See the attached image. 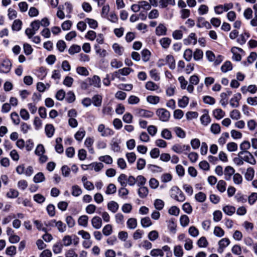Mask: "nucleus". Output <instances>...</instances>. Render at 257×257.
Returning a JSON list of instances; mask_svg holds the SVG:
<instances>
[{
    "mask_svg": "<svg viewBox=\"0 0 257 257\" xmlns=\"http://www.w3.org/2000/svg\"><path fill=\"white\" fill-rule=\"evenodd\" d=\"M200 121L202 124L206 126L211 122V118L208 114L205 113L201 116Z\"/></svg>",
    "mask_w": 257,
    "mask_h": 257,
    "instance_id": "obj_35",
    "label": "nucleus"
},
{
    "mask_svg": "<svg viewBox=\"0 0 257 257\" xmlns=\"http://www.w3.org/2000/svg\"><path fill=\"white\" fill-rule=\"evenodd\" d=\"M246 155L244 156L243 159L244 161L251 164L254 165L256 163L255 159H254L253 155L249 152H246L245 153Z\"/></svg>",
    "mask_w": 257,
    "mask_h": 257,
    "instance_id": "obj_18",
    "label": "nucleus"
},
{
    "mask_svg": "<svg viewBox=\"0 0 257 257\" xmlns=\"http://www.w3.org/2000/svg\"><path fill=\"white\" fill-rule=\"evenodd\" d=\"M213 115L215 118L220 119L225 115V112L220 108H217L213 110Z\"/></svg>",
    "mask_w": 257,
    "mask_h": 257,
    "instance_id": "obj_28",
    "label": "nucleus"
},
{
    "mask_svg": "<svg viewBox=\"0 0 257 257\" xmlns=\"http://www.w3.org/2000/svg\"><path fill=\"white\" fill-rule=\"evenodd\" d=\"M164 252L163 250L159 248L153 249L150 251V255L153 257L164 256Z\"/></svg>",
    "mask_w": 257,
    "mask_h": 257,
    "instance_id": "obj_44",
    "label": "nucleus"
},
{
    "mask_svg": "<svg viewBox=\"0 0 257 257\" xmlns=\"http://www.w3.org/2000/svg\"><path fill=\"white\" fill-rule=\"evenodd\" d=\"M203 56V51L200 49H196L193 53V58L195 61H199L202 59Z\"/></svg>",
    "mask_w": 257,
    "mask_h": 257,
    "instance_id": "obj_47",
    "label": "nucleus"
},
{
    "mask_svg": "<svg viewBox=\"0 0 257 257\" xmlns=\"http://www.w3.org/2000/svg\"><path fill=\"white\" fill-rule=\"evenodd\" d=\"M197 27L201 28L205 27L206 29H210L211 28V25L210 24L206 21L204 18L202 17H199L198 19L197 23Z\"/></svg>",
    "mask_w": 257,
    "mask_h": 257,
    "instance_id": "obj_14",
    "label": "nucleus"
},
{
    "mask_svg": "<svg viewBox=\"0 0 257 257\" xmlns=\"http://www.w3.org/2000/svg\"><path fill=\"white\" fill-rule=\"evenodd\" d=\"M241 98V95L239 93L234 94L230 100V104L232 107H237L239 106V101Z\"/></svg>",
    "mask_w": 257,
    "mask_h": 257,
    "instance_id": "obj_11",
    "label": "nucleus"
},
{
    "mask_svg": "<svg viewBox=\"0 0 257 257\" xmlns=\"http://www.w3.org/2000/svg\"><path fill=\"white\" fill-rule=\"evenodd\" d=\"M167 29L164 24L160 23L157 26L155 33L157 36H165L167 34Z\"/></svg>",
    "mask_w": 257,
    "mask_h": 257,
    "instance_id": "obj_9",
    "label": "nucleus"
},
{
    "mask_svg": "<svg viewBox=\"0 0 257 257\" xmlns=\"http://www.w3.org/2000/svg\"><path fill=\"white\" fill-rule=\"evenodd\" d=\"M19 192L14 189H10L7 193V196L10 198H15L19 196Z\"/></svg>",
    "mask_w": 257,
    "mask_h": 257,
    "instance_id": "obj_63",
    "label": "nucleus"
},
{
    "mask_svg": "<svg viewBox=\"0 0 257 257\" xmlns=\"http://www.w3.org/2000/svg\"><path fill=\"white\" fill-rule=\"evenodd\" d=\"M126 224L128 228L134 229L137 226V219L134 218H129L127 221Z\"/></svg>",
    "mask_w": 257,
    "mask_h": 257,
    "instance_id": "obj_36",
    "label": "nucleus"
},
{
    "mask_svg": "<svg viewBox=\"0 0 257 257\" xmlns=\"http://www.w3.org/2000/svg\"><path fill=\"white\" fill-rule=\"evenodd\" d=\"M44 180L45 177L43 173L42 172L37 173L33 178L34 181L36 183L42 182Z\"/></svg>",
    "mask_w": 257,
    "mask_h": 257,
    "instance_id": "obj_59",
    "label": "nucleus"
},
{
    "mask_svg": "<svg viewBox=\"0 0 257 257\" xmlns=\"http://www.w3.org/2000/svg\"><path fill=\"white\" fill-rule=\"evenodd\" d=\"M88 217L87 215H82L78 218V223L79 225L86 227L88 225Z\"/></svg>",
    "mask_w": 257,
    "mask_h": 257,
    "instance_id": "obj_30",
    "label": "nucleus"
},
{
    "mask_svg": "<svg viewBox=\"0 0 257 257\" xmlns=\"http://www.w3.org/2000/svg\"><path fill=\"white\" fill-rule=\"evenodd\" d=\"M97 131L103 137L111 136L114 134V131L106 127L103 124H100L98 126Z\"/></svg>",
    "mask_w": 257,
    "mask_h": 257,
    "instance_id": "obj_2",
    "label": "nucleus"
},
{
    "mask_svg": "<svg viewBox=\"0 0 257 257\" xmlns=\"http://www.w3.org/2000/svg\"><path fill=\"white\" fill-rule=\"evenodd\" d=\"M52 222L55 223V225L52 224L55 227H57L58 230L60 232H64L66 230L67 226L66 224L61 220L57 221L56 220H52Z\"/></svg>",
    "mask_w": 257,
    "mask_h": 257,
    "instance_id": "obj_13",
    "label": "nucleus"
},
{
    "mask_svg": "<svg viewBox=\"0 0 257 257\" xmlns=\"http://www.w3.org/2000/svg\"><path fill=\"white\" fill-rule=\"evenodd\" d=\"M148 239L152 241H154L159 237V233L157 230H152L148 234Z\"/></svg>",
    "mask_w": 257,
    "mask_h": 257,
    "instance_id": "obj_42",
    "label": "nucleus"
},
{
    "mask_svg": "<svg viewBox=\"0 0 257 257\" xmlns=\"http://www.w3.org/2000/svg\"><path fill=\"white\" fill-rule=\"evenodd\" d=\"M85 135V131L83 128H80L75 134V138L78 141H81Z\"/></svg>",
    "mask_w": 257,
    "mask_h": 257,
    "instance_id": "obj_50",
    "label": "nucleus"
},
{
    "mask_svg": "<svg viewBox=\"0 0 257 257\" xmlns=\"http://www.w3.org/2000/svg\"><path fill=\"white\" fill-rule=\"evenodd\" d=\"M229 137V135L228 133L225 132L222 133L220 137L218 139V144L221 146H223L226 143V141Z\"/></svg>",
    "mask_w": 257,
    "mask_h": 257,
    "instance_id": "obj_31",
    "label": "nucleus"
},
{
    "mask_svg": "<svg viewBox=\"0 0 257 257\" xmlns=\"http://www.w3.org/2000/svg\"><path fill=\"white\" fill-rule=\"evenodd\" d=\"M254 175V171L251 167L247 168L246 172L245 174V178L248 181H251L253 178Z\"/></svg>",
    "mask_w": 257,
    "mask_h": 257,
    "instance_id": "obj_29",
    "label": "nucleus"
},
{
    "mask_svg": "<svg viewBox=\"0 0 257 257\" xmlns=\"http://www.w3.org/2000/svg\"><path fill=\"white\" fill-rule=\"evenodd\" d=\"M112 47L115 53H116L117 55L121 56L122 54L124 51V48L123 47L120 46L117 43H114L112 45Z\"/></svg>",
    "mask_w": 257,
    "mask_h": 257,
    "instance_id": "obj_27",
    "label": "nucleus"
},
{
    "mask_svg": "<svg viewBox=\"0 0 257 257\" xmlns=\"http://www.w3.org/2000/svg\"><path fill=\"white\" fill-rule=\"evenodd\" d=\"M237 50L241 51H242V49L240 48L234 47L231 49V52L233 54V57H232L233 59H234L237 61H239L241 60V56L240 54L237 53Z\"/></svg>",
    "mask_w": 257,
    "mask_h": 257,
    "instance_id": "obj_34",
    "label": "nucleus"
},
{
    "mask_svg": "<svg viewBox=\"0 0 257 257\" xmlns=\"http://www.w3.org/2000/svg\"><path fill=\"white\" fill-rule=\"evenodd\" d=\"M230 243V240L227 238H222L218 241V248L217 249L219 253H222L224 249L227 247Z\"/></svg>",
    "mask_w": 257,
    "mask_h": 257,
    "instance_id": "obj_8",
    "label": "nucleus"
},
{
    "mask_svg": "<svg viewBox=\"0 0 257 257\" xmlns=\"http://www.w3.org/2000/svg\"><path fill=\"white\" fill-rule=\"evenodd\" d=\"M81 51V47L80 46L76 44L72 45L68 50L69 54L72 55L75 53H79Z\"/></svg>",
    "mask_w": 257,
    "mask_h": 257,
    "instance_id": "obj_38",
    "label": "nucleus"
},
{
    "mask_svg": "<svg viewBox=\"0 0 257 257\" xmlns=\"http://www.w3.org/2000/svg\"><path fill=\"white\" fill-rule=\"evenodd\" d=\"M118 203L114 201H111L107 204V208L113 213H115L118 209Z\"/></svg>",
    "mask_w": 257,
    "mask_h": 257,
    "instance_id": "obj_22",
    "label": "nucleus"
},
{
    "mask_svg": "<svg viewBox=\"0 0 257 257\" xmlns=\"http://www.w3.org/2000/svg\"><path fill=\"white\" fill-rule=\"evenodd\" d=\"M210 131L214 135L219 134L221 131L220 125L216 123L212 124L210 127Z\"/></svg>",
    "mask_w": 257,
    "mask_h": 257,
    "instance_id": "obj_43",
    "label": "nucleus"
},
{
    "mask_svg": "<svg viewBox=\"0 0 257 257\" xmlns=\"http://www.w3.org/2000/svg\"><path fill=\"white\" fill-rule=\"evenodd\" d=\"M94 48L96 53L97 54H99L100 57L104 58L107 55L106 51L104 49H101L99 46L95 45L94 46Z\"/></svg>",
    "mask_w": 257,
    "mask_h": 257,
    "instance_id": "obj_37",
    "label": "nucleus"
},
{
    "mask_svg": "<svg viewBox=\"0 0 257 257\" xmlns=\"http://www.w3.org/2000/svg\"><path fill=\"white\" fill-rule=\"evenodd\" d=\"M82 193L81 189L78 185L72 187V195L74 196H78Z\"/></svg>",
    "mask_w": 257,
    "mask_h": 257,
    "instance_id": "obj_61",
    "label": "nucleus"
},
{
    "mask_svg": "<svg viewBox=\"0 0 257 257\" xmlns=\"http://www.w3.org/2000/svg\"><path fill=\"white\" fill-rule=\"evenodd\" d=\"M22 26V22L19 19H17L14 21L12 26V29L14 31H19L21 29Z\"/></svg>",
    "mask_w": 257,
    "mask_h": 257,
    "instance_id": "obj_33",
    "label": "nucleus"
},
{
    "mask_svg": "<svg viewBox=\"0 0 257 257\" xmlns=\"http://www.w3.org/2000/svg\"><path fill=\"white\" fill-rule=\"evenodd\" d=\"M249 35L247 32H244L239 35L237 39V42L240 45L245 44L247 39L249 38Z\"/></svg>",
    "mask_w": 257,
    "mask_h": 257,
    "instance_id": "obj_24",
    "label": "nucleus"
},
{
    "mask_svg": "<svg viewBox=\"0 0 257 257\" xmlns=\"http://www.w3.org/2000/svg\"><path fill=\"white\" fill-rule=\"evenodd\" d=\"M189 103V98L187 96H183L182 99L178 101V105L180 107H185Z\"/></svg>",
    "mask_w": 257,
    "mask_h": 257,
    "instance_id": "obj_58",
    "label": "nucleus"
},
{
    "mask_svg": "<svg viewBox=\"0 0 257 257\" xmlns=\"http://www.w3.org/2000/svg\"><path fill=\"white\" fill-rule=\"evenodd\" d=\"M159 42L163 48L167 49L169 47L171 44V40L169 38L164 37L160 40Z\"/></svg>",
    "mask_w": 257,
    "mask_h": 257,
    "instance_id": "obj_23",
    "label": "nucleus"
},
{
    "mask_svg": "<svg viewBox=\"0 0 257 257\" xmlns=\"http://www.w3.org/2000/svg\"><path fill=\"white\" fill-rule=\"evenodd\" d=\"M172 149L175 152L181 154L185 151H189L190 148L188 145L176 144L172 147Z\"/></svg>",
    "mask_w": 257,
    "mask_h": 257,
    "instance_id": "obj_7",
    "label": "nucleus"
},
{
    "mask_svg": "<svg viewBox=\"0 0 257 257\" xmlns=\"http://www.w3.org/2000/svg\"><path fill=\"white\" fill-rule=\"evenodd\" d=\"M135 114L139 117L150 118L153 116L154 112L144 109H137L135 110Z\"/></svg>",
    "mask_w": 257,
    "mask_h": 257,
    "instance_id": "obj_4",
    "label": "nucleus"
},
{
    "mask_svg": "<svg viewBox=\"0 0 257 257\" xmlns=\"http://www.w3.org/2000/svg\"><path fill=\"white\" fill-rule=\"evenodd\" d=\"M133 70L128 67H124L122 69H119L118 71L114 73V75L117 78H120V75L126 76L128 75Z\"/></svg>",
    "mask_w": 257,
    "mask_h": 257,
    "instance_id": "obj_10",
    "label": "nucleus"
},
{
    "mask_svg": "<svg viewBox=\"0 0 257 257\" xmlns=\"http://www.w3.org/2000/svg\"><path fill=\"white\" fill-rule=\"evenodd\" d=\"M116 192V186L112 183L109 184L106 188L105 193L107 195L114 194Z\"/></svg>",
    "mask_w": 257,
    "mask_h": 257,
    "instance_id": "obj_41",
    "label": "nucleus"
},
{
    "mask_svg": "<svg viewBox=\"0 0 257 257\" xmlns=\"http://www.w3.org/2000/svg\"><path fill=\"white\" fill-rule=\"evenodd\" d=\"M147 101L152 104H157L160 101V97L158 96L149 95L147 97Z\"/></svg>",
    "mask_w": 257,
    "mask_h": 257,
    "instance_id": "obj_39",
    "label": "nucleus"
},
{
    "mask_svg": "<svg viewBox=\"0 0 257 257\" xmlns=\"http://www.w3.org/2000/svg\"><path fill=\"white\" fill-rule=\"evenodd\" d=\"M174 253L176 257H182L183 255V250L181 245H176L174 248Z\"/></svg>",
    "mask_w": 257,
    "mask_h": 257,
    "instance_id": "obj_40",
    "label": "nucleus"
},
{
    "mask_svg": "<svg viewBox=\"0 0 257 257\" xmlns=\"http://www.w3.org/2000/svg\"><path fill=\"white\" fill-rule=\"evenodd\" d=\"M222 210L225 214L231 216L235 213L236 209L233 206L226 205L223 208Z\"/></svg>",
    "mask_w": 257,
    "mask_h": 257,
    "instance_id": "obj_26",
    "label": "nucleus"
},
{
    "mask_svg": "<svg viewBox=\"0 0 257 257\" xmlns=\"http://www.w3.org/2000/svg\"><path fill=\"white\" fill-rule=\"evenodd\" d=\"M156 114L159 119L162 121H168L170 117V113L169 111L165 108H159L156 111Z\"/></svg>",
    "mask_w": 257,
    "mask_h": 257,
    "instance_id": "obj_1",
    "label": "nucleus"
},
{
    "mask_svg": "<svg viewBox=\"0 0 257 257\" xmlns=\"http://www.w3.org/2000/svg\"><path fill=\"white\" fill-rule=\"evenodd\" d=\"M91 221L92 225L94 228L98 229L101 227L102 222L100 217L95 216L92 218Z\"/></svg>",
    "mask_w": 257,
    "mask_h": 257,
    "instance_id": "obj_15",
    "label": "nucleus"
},
{
    "mask_svg": "<svg viewBox=\"0 0 257 257\" xmlns=\"http://www.w3.org/2000/svg\"><path fill=\"white\" fill-rule=\"evenodd\" d=\"M172 190L175 192L177 195L174 196V199L179 202H183L185 200V196L182 191L177 187L173 186Z\"/></svg>",
    "mask_w": 257,
    "mask_h": 257,
    "instance_id": "obj_6",
    "label": "nucleus"
},
{
    "mask_svg": "<svg viewBox=\"0 0 257 257\" xmlns=\"http://www.w3.org/2000/svg\"><path fill=\"white\" fill-rule=\"evenodd\" d=\"M63 246V245L59 242L54 244L53 246V251L54 253L55 254L60 253L62 250Z\"/></svg>",
    "mask_w": 257,
    "mask_h": 257,
    "instance_id": "obj_64",
    "label": "nucleus"
},
{
    "mask_svg": "<svg viewBox=\"0 0 257 257\" xmlns=\"http://www.w3.org/2000/svg\"><path fill=\"white\" fill-rule=\"evenodd\" d=\"M136 180L139 187L144 186L147 181L146 179L142 175L137 176Z\"/></svg>",
    "mask_w": 257,
    "mask_h": 257,
    "instance_id": "obj_62",
    "label": "nucleus"
},
{
    "mask_svg": "<svg viewBox=\"0 0 257 257\" xmlns=\"http://www.w3.org/2000/svg\"><path fill=\"white\" fill-rule=\"evenodd\" d=\"M213 233L216 236L221 237L224 236L225 233L224 230L220 227L215 226L213 230Z\"/></svg>",
    "mask_w": 257,
    "mask_h": 257,
    "instance_id": "obj_55",
    "label": "nucleus"
},
{
    "mask_svg": "<svg viewBox=\"0 0 257 257\" xmlns=\"http://www.w3.org/2000/svg\"><path fill=\"white\" fill-rule=\"evenodd\" d=\"M184 43L185 45L190 44H192L193 45L196 44L197 43V38L195 37V34L194 33H191L188 39L184 40Z\"/></svg>",
    "mask_w": 257,
    "mask_h": 257,
    "instance_id": "obj_21",
    "label": "nucleus"
},
{
    "mask_svg": "<svg viewBox=\"0 0 257 257\" xmlns=\"http://www.w3.org/2000/svg\"><path fill=\"white\" fill-rule=\"evenodd\" d=\"M85 21L88 24L90 28L92 29H95L98 27L97 22L94 19L86 18Z\"/></svg>",
    "mask_w": 257,
    "mask_h": 257,
    "instance_id": "obj_53",
    "label": "nucleus"
},
{
    "mask_svg": "<svg viewBox=\"0 0 257 257\" xmlns=\"http://www.w3.org/2000/svg\"><path fill=\"white\" fill-rule=\"evenodd\" d=\"M195 198L199 202H203L206 199V196L203 192H199L195 195Z\"/></svg>",
    "mask_w": 257,
    "mask_h": 257,
    "instance_id": "obj_51",
    "label": "nucleus"
},
{
    "mask_svg": "<svg viewBox=\"0 0 257 257\" xmlns=\"http://www.w3.org/2000/svg\"><path fill=\"white\" fill-rule=\"evenodd\" d=\"M138 195L141 198H146L149 194V189L147 187L141 186L138 191Z\"/></svg>",
    "mask_w": 257,
    "mask_h": 257,
    "instance_id": "obj_19",
    "label": "nucleus"
},
{
    "mask_svg": "<svg viewBox=\"0 0 257 257\" xmlns=\"http://www.w3.org/2000/svg\"><path fill=\"white\" fill-rule=\"evenodd\" d=\"M232 69V66L231 62L229 61L225 62L221 67V71L224 73L231 70Z\"/></svg>",
    "mask_w": 257,
    "mask_h": 257,
    "instance_id": "obj_57",
    "label": "nucleus"
},
{
    "mask_svg": "<svg viewBox=\"0 0 257 257\" xmlns=\"http://www.w3.org/2000/svg\"><path fill=\"white\" fill-rule=\"evenodd\" d=\"M233 4L232 3L225 4L223 5H220L214 7V11L218 15L221 14L223 12H227L229 10L232 9Z\"/></svg>",
    "mask_w": 257,
    "mask_h": 257,
    "instance_id": "obj_3",
    "label": "nucleus"
},
{
    "mask_svg": "<svg viewBox=\"0 0 257 257\" xmlns=\"http://www.w3.org/2000/svg\"><path fill=\"white\" fill-rule=\"evenodd\" d=\"M250 147V143L248 141H244L240 145V149L241 151L239 152L238 154V156L240 157L241 155L244 154L245 153H246L247 150L249 149Z\"/></svg>",
    "mask_w": 257,
    "mask_h": 257,
    "instance_id": "obj_16",
    "label": "nucleus"
},
{
    "mask_svg": "<svg viewBox=\"0 0 257 257\" xmlns=\"http://www.w3.org/2000/svg\"><path fill=\"white\" fill-rule=\"evenodd\" d=\"M154 204L155 208L158 210H162L164 206V201L160 199H156Z\"/></svg>",
    "mask_w": 257,
    "mask_h": 257,
    "instance_id": "obj_60",
    "label": "nucleus"
},
{
    "mask_svg": "<svg viewBox=\"0 0 257 257\" xmlns=\"http://www.w3.org/2000/svg\"><path fill=\"white\" fill-rule=\"evenodd\" d=\"M112 232V227L111 224H106L102 229V233L105 236L110 235Z\"/></svg>",
    "mask_w": 257,
    "mask_h": 257,
    "instance_id": "obj_49",
    "label": "nucleus"
},
{
    "mask_svg": "<svg viewBox=\"0 0 257 257\" xmlns=\"http://www.w3.org/2000/svg\"><path fill=\"white\" fill-rule=\"evenodd\" d=\"M145 87L147 90L150 91H155L159 88V86L153 81H148L145 85Z\"/></svg>",
    "mask_w": 257,
    "mask_h": 257,
    "instance_id": "obj_32",
    "label": "nucleus"
},
{
    "mask_svg": "<svg viewBox=\"0 0 257 257\" xmlns=\"http://www.w3.org/2000/svg\"><path fill=\"white\" fill-rule=\"evenodd\" d=\"M45 131L47 137L51 138L54 134L55 128L53 124H47L45 126Z\"/></svg>",
    "mask_w": 257,
    "mask_h": 257,
    "instance_id": "obj_20",
    "label": "nucleus"
},
{
    "mask_svg": "<svg viewBox=\"0 0 257 257\" xmlns=\"http://www.w3.org/2000/svg\"><path fill=\"white\" fill-rule=\"evenodd\" d=\"M165 60L169 65L170 69H174L175 68V61L172 55H168L166 56Z\"/></svg>",
    "mask_w": 257,
    "mask_h": 257,
    "instance_id": "obj_25",
    "label": "nucleus"
},
{
    "mask_svg": "<svg viewBox=\"0 0 257 257\" xmlns=\"http://www.w3.org/2000/svg\"><path fill=\"white\" fill-rule=\"evenodd\" d=\"M128 193L129 191L128 189L123 186H122L118 191L119 196L123 199H126L127 198V195H128Z\"/></svg>",
    "mask_w": 257,
    "mask_h": 257,
    "instance_id": "obj_45",
    "label": "nucleus"
},
{
    "mask_svg": "<svg viewBox=\"0 0 257 257\" xmlns=\"http://www.w3.org/2000/svg\"><path fill=\"white\" fill-rule=\"evenodd\" d=\"M235 170L231 166H227L225 168L224 171V179L229 181L230 180L232 175H234Z\"/></svg>",
    "mask_w": 257,
    "mask_h": 257,
    "instance_id": "obj_12",
    "label": "nucleus"
},
{
    "mask_svg": "<svg viewBox=\"0 0 257 257\" xmlns=\"http://www.w3.org/2000/svg\"><path fill=\"white\" fill-rule=\"evenodd\" d=\"M141 223L142 226L144 228L148 227L152 224L151 220L149 217H145L142 218Z\"/></svg>",
    "mask_w": 257,
    "mask_h": 257,
    "instance_id": "obj_46",
    "label": "nucleus"
},
{
    "mask_svg": "<svg viewBox=\"0 0 257 257\" xmlns=\"http://www.w3.org/2000/svg\"><path fill=\"white\" fill-rule=\"evenodd\" d=\"M108 21L113 23H116L118 22V19L117 15L113 12H111L107 17L105 18Z\"/></svg>",
    "mask_w": 257,
    "mask_h": 257,
    "instance_id": "obj_54",
    "label": "nucleus"
},
{
    "mask_svg": "<svg viewBox=\"0 0 257 257\" xmlns=\"http://www.w3.org/2000/svg\"><path fill=\"white\" fill-rule=\"evenodd\" d=\"M11 69V63L10 61L4 60L2 64L1 71L3 73H8Z\"/></svg>",
    "mask_w": 257,
    "mask_h": 257,
    "instance_id": "obj_17",
    "label": "nucleus"
},
{
    "mask_svg": "<svg viewBox=\"0 0 257 257\" xmlns=\"http://www.w3.org/2000/svg\"><path fill=\"white\" fill-rule=\"evenodd\" d=\"M92 101L95 106H100L102 102V97L99 95H95L92 97Z\"/></svg>",
    "mask_w": 257,
    "mask_h": 257,
    "instance_id": "obj_48",
    "label": "nucleus"
},
{
    "mask_svg": "<svg viewBox=\"0 0 257 257\" xmlns=\"http://www.w3.org/2000/svg\"><path fill=\"white\" fill-rule=\"evenodd\" d=\"M197 244L199 247H206L208 242L205 237L202 236L198 239Z\"/></svg>",
    "mask_w": 257,
    "mask_h": 257,
    "instance_id": "obj_52",
    "label": "nucleus"
},
{
    "mask_svg": "<svg viewBox=\"0 0 257 257\" xmlns=\"http://www.w3.org/2000/svg\"><path fill=\"white\" fill-rule=\"evenodd\" d=\"M76 72L78 74L84 76H87L89 75L88 71L84 67L79 66L77 67Z\"/></svg>",
    "mask_w": 257,
    "mask_h": 257,
    "instance_id": "obj_56",
    "label": "nucleus"
},
{
    "mask_svg": "<svg viewBox=\"0 0 257 257\" xmlns=\"http://www.w3.org/2000/svg\"><path fill=\"white\" fill-rule=\"evenodd\" d=\"M91 86H93L96 88L101 87V79L97 75H94L92 78H87L86 79Z\"/></svg>",
    "mask_w": 257,
    "mask_h": 257,
    "instance_id": "obj_5",
    "label": "nucleus"
}]
</instances>
